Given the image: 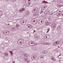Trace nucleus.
<instances>
[{
    "instance_id": "2eb2a0df",
    "label": "nucleus",
    "mask_w": 63,
    "mask_h": 63,
    "mask_svg": "<svg viewBox=\"0 0 63 63\" xmlns=\"http://www.w3.org/2000/svg\"><path fill=\"white\" fill-rule=\"evenodd\" d=\"M4 55L5 56H8V54L6 53H4Z\"/></svg>"
},
{
    "instance_id": "7ed1b4c3",
    "label": "nucleus",
    "mask_w": 63,
    "mask_h": 63,
    "mask_svg": "<svg viewBox=\"0 0 63 63\" xmlns=\"http://www.w3.org/2000/svg\"><path fill=\"white\" fill-rule=\"evenodd\" d=\"M23 39H22L21 38L19 39V43L20 44H18V45H21V44H22V43H23Z\"/></svg>"
},
{
    "instance_id": "79ce46f5",
    "label": "nucleus",
    "mask_w": 63,
    "mask_h": 63,
    "mask_svg": "<svg viewBox=\"0 0 63 63\" xmlns=\"http://www.w3.org/2000/svg\"><path fill=\"white\" fill-rule=\"evenodd\" d=\"M13 1H14V2H15V0H12Z\"/></svg>"
},
{
    "instance_id": "5fc2aeb1",
    "label": "nucleus",
    "mask_w": 63,
    "mask_h": 63,
    "mask_svg": "<svg viewBox=\"0 0 63 63\" xmlns=\"http://www.w3.org/2000/svg\"><path fill=\"white\" fill-rule=\"evenodd\" d=\"M62 16H63V15H62Z\"/></svg>"
},
{
    "instance_id": "c9c22d12",
    "label": "nucleus",
    "mask_w": 63,
    "mask_h": 63,
    "mask_svg": "<svg viewBox=\"0 0 63 63\" xmlns=\"http://www.w3.org/2000/svg\"><path fill=\"white\" fill-rule=\"evenodd\" d=\"M59 40H60V41L61 42V40H62V39H60Z\"/></svg>"
},
{
    "instance_id": "72a5a7b5",
    "label": "nucleus",
    "mask_w": 63,
    "mask_h": 63,
    "mask_svg": "<svg viewBox=\"0 0 63 63\" xmlns=\"http://www.w3.org/2000/svg\"><path fill=\"white\" fill-rule=\"evenodd\" d=\"M35 16H38V15L37 14H35Z\"/></svg>"
},
{
    "instance_id": "423d86ee",
    "label": "nucleus",
    "mask_w": 63,
    "mask_h": 63,
    "mask_svg": "<svg viewBox=\"0 0 63 63\" xmlns=\"http://www.w3.org/2000/svg\"><path fill=\"white\" fill-rule=\"evenodd\" d=\"M3 33H4L6 35H8V34H9L10 33V32L8 31H3Z\"/></svg>"
},
{
    "instance_id": "bb28decb",
    "label": "nucleus",
    "mask_w": 63,
    "mask_h": 63,
    "mask_svg": "<svg viewBox=\"0 0 63 63\" xmlns=\"http://www.w3.org/2000/svg\"><path fill=\"white\" fill-rule=\"evenodd\" d=\"M49 22H47V23L46 24V25H48V24H49Z\"/></svg>"
},
{
    "instance_id": "5701e85b",
    "label": "nucleus",
    "mask_w": 63,
    "mask_h": 63,
    "mask_svg": "<svg viewBox=\"0 0 63 63\" xmlns=\"http://www.w3.org/2000/svg\"><path fill=\"white\" fill-rule=\"evenodd\" d=\"M33 27V26H32V25H31V27H30L29 28L30 29H31V28H32Z\"/></svg>"
},
{
    "instance_id": "f3484780",
    "label": "nucleus",
    "mask_w": 63,
    "mask_h": 63,
    "mask_svg": "<svg viewBox=\"0 0 63 63\" xmlns=\"http://www.w3.org/2000/svg\"><path fill=\"white\" fill-rule=\"evenodd\" d=\"M47 7V6H46V5H45L44 6V9H43V10H45V9Z\"/></svg>"
},
{
    "instance_id": "a19ab883",
    "label": "nucleus",
    "mask_w": 63,
    "mask_h": 63,
    "mask_svg": "<svg viewBox=\"0 0 63 63\" xmlns=\"http://www.w3.org/2000/svg\"><path fill=\"white\" fill-rule=\"evenodd\" d=\"M47 12H46V13H45V15H47Z\"/></svg>"
},
{
    "instance_id": "9b49d317",
    "label": "nucleus",
    "mask_w": 63,
    "mask_h": 63,
    "mask_svg": "<svg viewBox=\"0 0 63 63\" xmlns=\"http://www.w3.org/2000/svg\"><path fill=\"white\" fill-rule=\"evenodd\" d=\"M51 59L52 60H53V61H56V60L53 58V57H51Z\"/></svg>"
},
{
    "instance_id": "4be33fe9",
    "label": "nucleus",
    "mask_w": 63,
    "mask_h": 63,
    "mask_svg": "<svg viewBox=\"0 0 63 63\" xmlns=\"http://www.w3.org/2000/svg\"><path fill=\"white\" fill-rule=\"evenodd\" d=\"M49 29H48L47 31L46 32L47 33H48V32H49Z\"/></svg>"
},
{
    "instance_id": "6e6552de",
    "label": "nucleus",
    "mask_w": 63,
    "mask_h": 63,
    "mask_svg": "<svg viewBox=\"0 0 63 63\" xmlns=\"http://www.w3.org/2000/svg\"><path fill=\"white\" fill-rule=\"evenodd\" d=\"M33 11L35 12H36L38 10V7H34L33 9Z\"/></svg>"
},
{
    "instance_id": "cd10ccee",
    "label": "nucleus",
    "mask_w": 63,
    "mask_h": 63,
    "mask_svg": "<svg viewBox=\"0 0 63 63\" xmlns=\"http://www.w3.org/2000/svg\"><path fill=\"white\" fill-rule=\"evenodd\" d=\"M53 27H55V28H54V29H55L56 27H55V25H54L53 26Z\"/></svg>"
},
{
    "instance_id": "ea45409f",
    "label": "nucleus",
    "mask_w": 63,
    "mask_h": 63,
    "mask_svg": "<svg viewBox=\"0 0 63 63\" xmlns=\"http://www.w3.org/2000/svg\"><path fill=\"white\" fill-rule=\"evenodd\" d=\"M27 63H29V61H27Z\"/></svg>"
},
{
    "instance_id": "0eeeda50",
    "label": "nucleus",
    "mask_w": 63,
    "mask_h": 63,
    "mask_svg": "<svg viewBox=\"0 0 63 63\" xmlns=\"http://www.w3.org/2000/svg\"><path fill=\"white\" fill-rule=\"evenodd\" d=\"M26 13V16H27V17H28L29 16V14H30V12H29L28 10H27Z\"/></svg>"
},
{
    "instance_id": "aec40b11",
    "label": "nucleus",
    "mask_w": 63,
    "mask_h": 63,
    "mask_svg": "<svg viewBox=\"0 0 63 63\" xmlns=\"http://www.w3.org/2000/svg\"><path fill=\"white\" fill-rule=\"evenodd\" d=\"M57 6L59 8H60L61 7V6H60V5L59 4L57 5Z\"/></svg>"
},
{
    "instance_id": "f8f14e48",
    "label": "nucleus",
    "mask_w": 63,
    "mask_h": 63,
    "mask_svg": "<svg viewBox=\"0 0 63 63\" xmlns=\"http://www.w3.org/2000/svg\"><path fill=\"white\" fill-rule=\"evenodd\" d=\"M35 37H36V38L37 39V40L39 39L40 38V37L39 36H38L37 35H36L35 36Z\"/></svg>"
},
{
    "instance_id": "49530a36",
    "label": "nucleus",
    "mask_w": 63,
    "mask_h": 63,
    "mask_svg": "<svg viewBox=\"0 0 63 63\" xmlns=\"http://www.w3.org/2000/svg\"><path fill=\"white\" fill-rule=\"evenodd\" d=\"M59 12H61V11H59Z\"/></svg>"
},
{
    "instance_id": "3c124183",
    "label": "nucleus",
    "mask_w": 63,
    "mask_h": 63,
    "mask_svg": "<svg viewBox=\"0 0 63 63\" xmlns=\"http://www.w3.org/2000/svg\"><path fill=\"white\" fill-rule=\"evenodd\" d=\"M48 45H49V43H48Z\"/></svg>"
},
{
    "instance_id": "6ab92c4d",
    "label": "nucleus",
    "mask_w": 63,
    "mask_h": 63,
    "mask_svg": "<svg viewBox=\"0 0 63 63\" xmlns=\"http://www.w3.org/2000/svg\"><path fill=\"white\" fill-rule=\"evenodd\" d=\"M2 14V11H0V16H1Z\"/></svg>"
},
{
    "instance_id": "1a4fd4ad",
    "label": "nucleus",
    "mask_w": 63,
    "mask_h": 63,
    "mask_svg": "<svg viewBox=\"0 0 63 63\" xmlns=\"http://www.w3.org/2000/svg\"><path fill=\"white\" fill-rule=\"evenodd\" d=\"M25 3L27 6H30V3L28 1H27V2H26Z\"/></svg>"
},
{
    "instance_id": "20e7f679",
    "label": "nucleus",
    "mask_w": 63,
    "mask_h": 63,
    "mask_svg": "<svg viewBox=\"0 0 63 63\" xmlns=\"http://www.w3.org/2000/svg\"><path fill=\"white\" fill-rule=\"evenodd\" d=\"M26 10V9L25 8H22L21 9H20L19 11V13H21L22 12H24V11H25Z\"/></svg>"
},
{
    "instance_id": "4468645a",
    "label": "nucleus",
    "mask_w": 63,
    "mask_h": 63,
    "mask_svg": "<svg viewBox=\"0 0 63 63\" xmlns=\"http://www.w3.org/2000/svg\"><path fill=\"white\" fill-rule=\"evenodd\" d=\"M42 9L41 10V11L40 12V14H42L43 12H44V11H43V10H44V9H42L43 8H42Z\"/></svg>"
},
{
    "instance_id": "2f4dec72",
    "label": "nucleus",
    "mask_w": 63,
    "mask_h": 63,
    "mask_svg": "<svg viewBox=\"0 0 63 63\" xmlns=\"http://www.w3.org/2000/svg\"><path fill=\"white\" fill-rule=\"evenodd\" d=\"M40 57L41 58H43V56H40Z\"/></svg>"
},
{
    "instance_id": "9d476101",
    "label": "nucleus",
    "mask_w": 63,
    "mask_h": 63,
    "mask_svg": "<svg viewBox=\"0 0 63 63\" xmlns=\"http://www.w3.org/2000/svg\"><path fill=\"white\" fill-rule=\"evenodd\" d=\"M11 29L12 31H15L16 30V27H13L11 28Z\"/></svg>"
},
{
    "instance_id": "c756f323",
    "label": "nucleus",
    "mask_w": 63,
    "mask_h": 63,
    "mask_svg": "<svg viewBox=\"0 0 63 63\" xmlns=\"http://www.w3.org/2000/svg\"><path fill=\"white\" fill-rule=\"evenodd\" d=\"M22 21V20H20V22H21V23Z\"/></svg>"
},
{
    "instance_id": "a18cd8bd",
    "label": "nucleus",
    "mask_w": 63,
    "mask_h": 63,
    "mask_svg": "<svg viewBox=\"0 0 63 63\" xmlns=\"http://www.w3.org/2000/svg\"><path fill=\"white\" fill-rule=\"evenodd\" d=\"M51 63H55L53 62H52Z\"/></svg>"
},
{
    "instance_id": "dca6fc26",
    "label": "nucleus",
    "mask_w": 63,
    "mask_h": 63,
    "mask_svg": "<svg viewBox=\"0 0 63 63\" xmlns=\"http://www.w3.org/2000/svg\"><path fill=\"white\" fill-rule=\"evenodd\" d=\"M10 52V53L11 55H13V52L12 51H9Z\"/></svg>"
},
{
    "instance_id": "b1692460",
    "label": "nucleus",
    "mask_w": 63,
    "mask_h": 63,
    "mask_svg": "<svg viewBox=\"0 0 63 63\" xmlns=\"http://www.w3.org/2000/svg\"><path fill=\"white\" fill-rule=\"evenodd\" d=\"M31 26V25H30V24L28 25V27L29 28H30V27L31 26Z\"/></svg>"
},
{
    "instance_id": "ddd939ff",
    "label": "nucleus",
    "mask_w": 63,
    "mask_h": 63,
    "mask_svg": "<svg viewBox=\"0 0 63 63\" xmlns=\"http://www.w3.org/2000/svg\"><path fill=\"white\" fill-rule=\"evenodd\" d=\"M32 60H35L36 59V57H35V56H33V57H32Z\"/></svg>"
},
{
    "instance_id": "473e14b6",
    "label": "nucleus",
    "mask_w": 63,
    "mask_h": 63,
    "mask_svg": "<svg viewBox=\"0 0 63 63\" xmlns=\"http://www.w3.org/2000/svg\"><path fill=\"white\" fill-rule=\"evenodd\" d=\"M27 60V59H24V60L25 61H26Z\"/></svg>"
},
{
    "instance_id": "58836bf2",
    "label": "nucleus",
    "mask_w": 63,
    "mask_h": 63,
    "mask_svg": "<svg viewBox=\"0 0 63 63\" xmlns=\"http://www.w3.org/2000/svg\"><path fill=\"white\" fill-rule=\"evenodd\" d=\"M35 32H36V31H35V30H34V31H33V33H34Z\"/></svg>"
},
{
    "instance_id": "de8ad7c7",
    "label": "nucleus",
    "mask_w": 63,
    "mask_h": 63,
    "mask_svg": "<svg viewBox=\"0 0 63 63\" xmlns=\"http://www.w3.org/2000/svg\"><path fill=\"white\" fill-rule=\"evenodd\" d=\"M60 55H61V54H60V55L59 56H60Z\"/></svg>"
},
{
    "instance_id": "c85d7f7f",
    "label": "nucleus",
    "mask_w": 63,
    "mask_h": 63,
    "mask_svg": "<svg viewBox=\"0 0 63 63\" xmlns=\"http://www.w3.org/2000/svg\"><path fill=\"white\" fill-rule=\"evenodd\" d=\"M33 16H36L35 14H33Z\"/></svg>"
},
{
    "instance_id": "864d4df0",
    "label": "nucleus",
    "mask_w": 63,
    "mask_h": 63,
    "mask_svg": "<svg viewBox=\"0 0 63 63\" xmlns=\"http://www.w3.org/2000/svg\"><path fill=\"white\" fill-rule=\"evenodd\" d=\"M58 47H59V46H58Z\"/></svg>"
},
{
    "instance_id": "a878e982",
    "label": "nucleus",
    "mask_w": 63,
    "mask_h": 63,
    "mask_svg": "<svg viewBox=\"0 0 63 63\" xmlns=\"http://www.w3.org/2000/svg\"><path fill=\"white\" fill-rule=\"evenodd\" d=\"M24 22V21L23 20L22 21V22H21V23H23Z\"/></svg>"
},
{
    "instance_id": "a211bd4d",
    "label": "nucleus",
    "mask_w": 63,
    "mask_h": 63,
    "mask_svg": "<svg viewBox=\"0 0 63 63\" xmlns=\"http://www.w3.org/2000/svg\"><path fill=\"white\" fill-rule=\"evenodd\" d=\"M42 53L43 54H46V51H43L42 52Z\"/></svg>"
},
{
    "instance_id": "f704fd0d",
    "label": "nucleus",
    "mask_w": 63,
    "mask_h": 63,
    "mask_svg": "<svg viewBox=\"0 0 63 63\" xmlns=\"http://www.w3.org/2000/svg\"><path fill=\"white\" fill-rule=\"evenodd\" d=\"M39 3V4H42V3H43V2H40Z\"/></svg>"
},
{
    "instance_id": "393cba45",
    "label": "nucleus",
    "mask_w": 63,
    "mask_h": 63,
    "mask_svg": "<svg viewBox=\"0 0 63 63\" xmlns=\"http://www.w3.org/2000/svg\"><path fill=\"white\" fill-rule=\"evenodd\" d=\"M44 40H45V39L44 38H43L41 39V41H42V42L44 41Z\"/></svg>"
},
{
    "instance_id": "e433bc0d",
    "label": "nucleus",
    "mask_w": 63,
    "mask_h": 63,
    "mask_svg": "<svg viewBox=\"0 0 63 63\" xmlns=\"http://www.w3.org/2000/svg\"><path fill=\"white\" fill-rule=\"evenodd\" d=\"M28 1H29V3H30V2H31L30 1V0H28Z\"/></svg>"
},
{
    "instance_id": "8fccbe9b",
    "label": "nucleus",
    "mask_w": 63,
    "mask_h": 63,
    "mask_svg": "<svg viewBox=\"0 0 63 63\" xmlns=\"http://www.w3.org/2000/svg\"><path fill=\"white\" fill-rule=\"evenodd\" d=\"M9 24V25H10V24Z\"/></svg>"
},
{
    "instance_id": "7c9ffc66",
    "label": "nucleus",
    "mask_w": 63,
    "mask_h": 63,
    "mask_svg": "<svg viewBox=\"0 0 63 63\" xmlns=\"http://www.w3.org/2000/svg\"><path fill=\"white\" fill-rule=\"evenodd\" d=\"M45 1V2H44L45 3H48V2H47L45 1Z\"/></svg>"
},
{
    "instance_id": "f03ea898",
    "label": "nucleus",
    "mask_w": 63,
    "mask_h": 63,
    "mask_svg": "<svg viewBox=\"0 0 63 63\" xmlns=\"http://www.w3.org/2000/svg\"><path fill=\"white\" fill-rule=\"evenodd\" d=\"M59 44H60V43H59V41L55 42L53 44V46H56V45H59Z\"/></svg>"
},
{
    "instance_id": "09e8293b",
    "label": "nucleus",
    "mask_w": 63,
    "mask_h": 63,
    "mask_svg": "<svg viewBox=\"0 0 63 63\" xmlns=\"http://www.w3.org/2000/svg\"><path fill=\"white\" fill-rule=\"evenodd\" d=\"M38 44H36V45H38Z\"/></svg>"
},
{
    "instance_id": "603ef678",
    "label": "nucleus",
    "mask_w": 63,
    "mask_h": 63,
    "mask_svg": "<svg viewBox=\"0 0 63 63\" xmlns=\"http://www.w3.org/2000/svg\"><path fill=\"white\" fill-rule=\"evenodd\" d=\"M53 2H54V1H53Z\"/></svg>"
},
{
    "instance_id": "39448f33",
    "label": "nucleus",
    "mask_w": 63,
    "mask_h": 63,
    "mask_svg": "<svg viewBox=\"0 0 63 63\" xmlns=\"http://www.w3.org/2000/svg\"><path fill=\"white\" fill-rule=\"evenodd\" d=\"M37 19L35 18H34L33 19H32V22H35L36 23L35 24H36L37 23Z\"/></svg>"
},
{
    "instance_id": "c03bdc74",
    "label": "nucleus",
    "mask_w": 63,
    "mask_h": 63,
    "mask_svg": "<svg viewBox=\"0 0 63 63\" xmlns=\"http://www.w3.org/2000/svg\"><path fill=\"white\" fill-rule=\"evenodd\" d=\"M46 38H47V36H46Z\"/></svg>"
},
{
    "instance_id": "f257e3e1",
    "label": "nucleus",
    "mask_w": 63,
    "mask_h": 63,
    "mask_svg": "<svg viewBox=\"0 0 63 63\" xmlns=\"http://www.w3.org/2000/svg\"><path fill=\"white\" fill-rule=\"evenodd\" d=\"M30 45L31 46H34V45H35L36 44L34 42V41H32V42H30L29 43Z\"/></svg>"
},
{
    "instance_id": "37998d69",
    "label": "nucleus",
    "mask_w": 63,
    "mask_h": 63,
    "mask_svg": "<svg viewBox=\"0 0 63 63\" xmlns=\"http://www.w3.org/2000/svg\"><path fill=\"white\" fill-rule=\"evenodd\" d=\"M41 23H42V22H43V21L41 20Z\"/></svg>"
},
{
    "instance_id": "412c9836",
    "label": "nucleus",
    "mask_w": 63,
    "mask_h": 63,
    "mask_svg": "<svg viewBox=\"0 0 63 63\" xmlns=\"http://www.w3.org/2000/svg\"><path fill=\"white\" fill-rule=\"evenodd\" d=\"M16 25L17 27H19V25L18 24H16Z\"/></svg>"
},
{
    "instance_id": "4c0bfd02",
    "label": "nucleus",
    "mask_w": 63,
    "mask_h": 63,
    "mask_svg": "<svg viewBox=\"0 0 63 63\" xmlns=\"http://www.w3.org/2000/svg\"><path fill=\"white\" fill-rule=\"evenodd\" d=\"M49 14L50 15H52L53 14V13H52L51 14L50 13Z\"/></svg>"
}]
</instances>
